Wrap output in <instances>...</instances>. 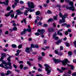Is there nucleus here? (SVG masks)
Returning a JSON list of instances; mask_svg holds the SVG:
<instances>
[{
  "label": "nucleus",
  "mask_w": 76,
  "mask_h": 76,
  "mask_svg": "<svg viewBox=\"0 0 76 76\" xmlns=\"http://www.w3.org/2000/svg\"><path fill=\"white\" fill-rule=\"evenodd\" d=\"M56 35H57V34L56 33H55L53 35V38H55V39L56 40H58L59 39V38L58 37H56Z\"/></svg>",
  "instance_id": "obj_12"
},
{
  "label": "nucleus",
  "mask_w": 76,
  "mask_h": 76,
  "mask_svg": "<svg viewBox=\"0 0 76 76\" xmlns=\"http://www.w3.org/2000/svg\"><path fill=\"white\" fill-rule=\"evenodd\" d=\"M65 44L66 45V47H69V45H70L69 44V43H68L67 42H65Z\"/></svg>",
  "instance_id": "obj_29"
},
{
  "label": "nucleus",
  "mask_w": 76,
  "mask_h": 76,
  "mask_svg": "<svg viewBox=\"0 0 76 76\" xmlns=\"http://www.w3.org/2000/svg\"><path fill=\"white\" fill-rule=\"evenodd\" d=\"M13 31H17V29H18V28H17L15 27H14L13 28Z\"/></svg>",
  "instance_id": "obj_38"
},
{
  "label": "nucleus",
  "mask_w": 76,
  "mask_h": 76,
  "mask_svg": "<svg viewBox=\"0 0 76 76\" xmlns=\"http://www.w3.org/2000/svg\"><path fill=\"white\" fill-rule=\"evenodd\" d=\"M58 17V15H56V16H53V19L54 20H57V17Z\"/></svg>",
  "instance_id": "obj_24"
},
{
  "label": "nucleus",
  "mask_w": 76,
  "mask_h": 76,
  "mask_svg": "<svg viewBox=\"0 0 76 76\" xmlns=\"http://www.w3.org/2000/svg\"><path fill=\"white\" fill-rule=\"evenodd\" d=\"M5 34H9V31H6L5 32Z\"/></svg>",
  "instance_id": "obj_53"
},
{
  "label": "nucleus",
  "mask_w": 76,
  "mask_h": 76,
  "mask_svg": "<svg viewBox=\"0 0 76 76\" xmlns=\"http://www.w3.org/2000/svg\"><path fill=\"white\" fill-rule=\"evenodd\" d=\"M27 4L28 5V7L30 8V9H34V5L33 2H31L30 3L29 2H28Z\"/></svg>",
  "instance_id": "obj_7"
},
{
  "label": "nucleus",
  "mask_w": 76,
  "mask_h": 76,
  "mask_svg": "<svg viewBox=\"0 0 76 76\" xmlns=\"http://www.w3.org/2000/svg\"><path fill=\"white\" fill-rule=\"evenodd\" d=\"M68 31L69 32H72V30H71V29H68Z\"/></svg>",
  "instance_id": "obj_50"
},
{
  "label": "nucleus",
  "mask_w": 76,
  "mask_h": 76,
  "mask_svg": "<svg viewBox=\"0 0 76 76\" xmlns=\"http://www.w3.org/2000/svg\"><path fill=\"white\" fill-rule=\"evenodd\" d=\"M9 3V0H6L5 2H4V4L6 6L8 5Z\"/></svg>",
  "instance_id": "obj_19"
},
{
  "label": "nucleus",
  "mask_w": 76,
  "mask_h": 76,
  "mask_svg": "<svg viewBox=\"0 0 76 76\" xmlns=\"http://www.w3.org/2000/svg\"><path fill=\"white\" fill-rule=\"evenodd\" d=\"M39 48V46L38 45H35V48Z\"/></svg>",
  "instance_id": "obj_52"
},
{
  "label": "nucleus",
  "mask_w": 76,
  "mask_h": 76,
  "mask_svg": "<svg viewBox=\"0 0 76 76\" xmlns=\"http://www.w3.org/2000/svg\"><path fill=\"white\" fill-rule=\"evenodd\" d=\"M73 63H76V59H74L73 60Z\"/></svg>",
  "instance_id": "obj_64"
},
{
  "label": "nucleus",
  "mask_w": 76,
  "mask_h": 76,
  "mask_svg": "<svg viewBox=\"0 0 76 76\" xmlns=\"http://www.w3.org/2000/svg\"><path fill=\"white\" fill-rule=\"evenodd\" d=\"M69 4L70 5H73V2L72 1H70L69 2Z\"/></svg>",
  "instance_id": "obj_37"
},
{
  "label": "nucleus",
  "mask_w": 76,
  "mask_h": 76,
  "mask_svg": "<svg viewBox=\"0 0 76 76\" xmlns=\"http://www.w3.org/2000/svg\"><path fill=\"white\" fill-rule=\"evenodd\" d=\"M66 25H67V23H64V24H62V25H61V26H66Z\"/></svg>",
  "instance_id": "obj_48"
},
{
  "label": "nucleus",
  "mask_w": 76,
  "mask_h": 76,
  "mask_svg": "<svg viewBox=\"0 0 76 76\" xmlns=\"http://www.w3.org/2000/svg\"><path fill=\"white\" fill-rule=\"evenodd\" d=\"M6 75V74L4 73H1V76H4Z\"/></svg>",
  "instance_id": "obj_62"
},
{
  "label": "nucleus",
  "mask_w": 76,
  "mask_h": 76,
  "mask_svg": "<svg viewBox=\"0 0 76 76\" xmlns=\"http://www.w3.org/2000/svg\"><path fill=\"white\" fill-rule=\"evenodd\" d=\"M19 0H15V3H19Z\"/></svg>",
  "instance_id": "obj_46"
},
{
  "label": "nucleus",
  "mask_w": 76,
  "mask_h": 76,
  "mask_svg": "<svg viewBox=\"0 0 76 76\" xmlns=\"http://www.w3.org/2000/svg\"><path fill=\"white\" fill-rule=\"evenodd\" d=\"M32 48H35V45H34L33 44H31V47L30 48V49H31V50H32Z\"/></svg>",
  "instance_id": "obj_20"
},
{
  "label": "nucleus",
  "mask_w": 76,
  "mask_h": 76,
  "mask_svg": "<svg viewBox=\"0 0 76 76\" xmlns=\"http://www.w3.org/2000/svg\"><path fill=\"white\" fill-rule=\"evenodd\" d=\"M40 14V12L39 11H37L36 12V15L37 16H38V15H39Z\"/></svg>",
  "instance_id": "obj_22"
},
{
  "label": "nucleus",
  "mask_w": 76,
  "mask_h": 76,
  "mask_svg": "<svg viewBox=\"0 0 76 76\" xmlns=\"http://www.w3.org/2000/svg\"><path fill=\"white\" fill-rule=\"evenodd\" d=\"M20 4H23V1H20Z\"/></svg>",
  "instance_id": "obj_57"
},
{
  "label": "nucleus",
  "mask_w": 76,
  "mask_h": 76,
  "mask_svg": "<svg viewBox=\"0 0 76 76\" xmlns=\"http://www.w3.org/2000/svg\"><path fill=\"white\" fill-rule=\"evenodd\" d=\"M55 53L56 54H58V51L56 50H55Z\"/></svg>",
  "instance_id": "obj_41"
},
{
  "label": "nucleus",
  "mask_w": 76,
  "mask_h": 76,
  "mask_svg": "<svg viewBox=\"0 0 76 76\" xmlns=\"http://www.w3.org/2000/svg\"><path fill=\"white\" fill-rule=\"evenodd\" d=\"M35 23L36 24H37L38 23V21L37 20H35Z\"/></svg>",
  "instance_id": "obj_61"
},
{
  "label": "nucleus",
  "mask_w": 76,
  "mask_h": 76,
  "mask_svg": "<svg viewBox=\"0 0 76 76\" xmlns=\"http://www.w3.org/2000/svg\"><path fill=\"white\" fill-rule=\"evenodd\" d=\"M26 8L28 10H26L25 11V13H28V12H29V11L30 12H34V11H35L34 10H32L30 8Z\"/></svg>",
  "instance_id": "obj_11"
},
{
  "label": "nucleus",
  "mask_w": 76,
  "mask_h": 76,
  "mask_svg": "<svg viewBox=\"0 0 76 76\" xmlns=\"http://www.w3.org/2000/svg\"><path fill=\"white\" fill-rule=\"evenodd\" d=\"M6 57V55L5 53H3L1 55V60L2 61V64H0V67H4L3 64H4L5 66H7L8 65V64L6 62V61H4V60H3V57Z\"/></svg>",
  "instance_id": "obj_1"
},
{
  "label": "nucleus",
  "mask_w": 76,
  "mask_h": 76,
  "mask_svg": "<svg viewBox=\"0 0 76 76\" xmlns=\"http://www.w3.org/2000/svg\"><path fill=\"white\" fill-rule=\"evenodd\" d=\"M32 50L29 48L27 47L25 50V51L27 53H29L30 51H32Z\"/></svg>",
  "instance_id": "obj_9"
},
{
  "label": "nucleus",
  "mask_w": 76,
  "mask_h": 76,
  "mask_svg": "<svg viewBox=\"0 0 76 76\" xmlns=\"http://www.w3.org/2000/svg\"><path fill=\"white\" fill-rule=\"evenodd\" d=\"M67 9H69V10H72V11H75V7H73V6H72L71 7H66Z\"/></svg>",
  "instance_id": "obj_10"
},
{
  "label": "nucleus",
  "mask_w": 76,
  "mask_h": 76,
  "mask_svg": "<svg viewBox=\"0 0 76 76\" xmlns=\"http://www.w3.org/2000/svg\"><path fill=\"white\" fill-rule=\"evenodd\" d=\"M47 13H48V14H51L52 13L51 11L50 10H48L47 11Z\"/></svg>",
  "instance_id": "obj_32"
},
{
  "label": "nucleus",
  "mask_w": 76,
  "mask_h": 76,
  "mask_svg": "<svg viewBox=\"0 0 76 76\" xmlns=\"http://www.w3.org/2000/svg\"><path fill=\"white\" fill-rule=\"evenodd\" d=\"M68 54L69 56H71L72 54V53L71 52H68Z\"/></svg>",
  "instance_id": "obj_36"
},
{
  "label": "nucleus",
  "mask_w": 76,
  "mask_h": 76,
  "mask_svg": "<svg viewBox=\"0 0 76 76\" xmlns=\"http://www.w3.org/2000/svg\"><path fill=\"white\" fill-rule=\"evenodd\" d=\"M8 64L9 66H10L12 65V64L10 62H8Z\"/></svg>",
  "instance_id": "obj_56"
},
{
  "label": "nucleus",
  "mask_w": 76,
  "mask_h": 76,
  "mask_svg": "<svg viewBox=\"0 0 76 76\" xmlns=\"http://www.w3.org/2000/svg\"><path fill=\"white\" fill-rule=\"evenodd\" d=\"M38 60H39V61L41 60H42V57L39 56L38 57Z\"/></svg>",
  "instance_id": "obj_26"
},
{
  "label": "nucleus",
  "mask_w": 76,
  "mask_h": 76,
  "mask_svg": "<svg viewBox=\"0 0 76 76\" xmlns=\"http://www.w3.org/2000/svg\"><path fill=\"white\" fill-rule=\"evenodd\" d=\"M67 65L68 67H71V68L72 70H73V69H75V67L74 66H73V65H69L68 64H67Z\"/></svg>",
  "instance_id": "obj_16"
},
{
  "label": "nucleus",
  "mask_w": 76,
  "mask_h": 76,
  "mask_svg": "<svg viewBox=\"0 0 76 76\" xmlns=\"http://www.w3.org/2000/svg\"><path fill=\"white\" fill-rule=\"evenodd\" d=\"M72 75L73 76H76V73L74 72V73H73L72 74Z\"/></svg>",
  "instance_id": "obj_49"
},
{
  "label": "nucleus",
  "mask_w": 76,
  "mask_h": 76,
  "mask_svg": "<svg viewBox=\"0 0 76 76\" xmlns=\"http://www.w3.org/2000/svg\"><path fill=\"white\" fill-rule=\"evenodd\" d=\"M10 16H11V18H14V14H10Z\"/></svg>",
  "instance_id": "obj_34"
},
{
  "label": "nucleus",
  "mask_w": 76,
  "mask_h": 76,
  "mask_svg": "<svg viewBox=\"0 0 76 76\" xmlns=\"http://www.w3.org/2000/svg\"><path fill=\"white\" fill-rule=\"evenodd\" d=\"M48 21L49 22H52V21H53V18H50L49 20H48Z\"/></svg>",
  "instance_id": "obj_25"
},
{
  "label": "nucleus",
  "mask_w": 76,
  "mask_h": 76,
  "mask_svg": "<svg viewBox=\"0 0 76 76\" xmlns=\"http://www.w3.org/2000/svg\"><path fill=\"white\" fill-rule=\"evenodd\" d=\"M41 54L42 56H45V53H44V52H42Z\"/></svg>",
  "instance_id": "obj_40"
},
{
  "label": "nucleus",
  "mask_w": 76,
  "mask_h": 76,
  "mask_svg": "<svg viewBox=\"0 0 76 76\" xmlns=\"http://www.w3.org/2000/svg\"><path fill=\"white\" fill-rule=\"evenodd\" d=\"M71 73H72V72L71 71V70H70L68 71V74L71 75Z\"/></svg>",
  "instance_id": "obj_55"
},
{
  "label": "nucleus",
  "mask_w": 76,
  "mask_h": 76,
  "mask_svg": "<svg viewBox=\"0 0 76 76\" xmlns=\"http://www.w3.org/2000/svg\"><path fill=\"white\" fill-rule=\"evenodd\" d=\"M27 64H28V65L30 66H32V64H31V63L30 62H29V61H28L27 62Z\"/></svg>",
  "instance_id": "obj_33"
},
{
  "label": "nucleus",
  "mask_w": 76,
  "mask_h": 76,
  "mask_svg": "<svg viewBox=\"0 0 76 76\" xmlns=\"http://www.w3.org/2000/svg\"><path fill=\"white\" fill-rule=\"evenodd\" d=\"M60 49L61 50H62L63 49V47L62 46H61L60 47Z\"/></svg>",
  "instance_id": "obj_58"
},
{
  "label": "nucleus",
  "mask_w": 76,
  "mask_h": 76,
  "mask_svg": "<svg viewBox=\"0 0 76 76\" xmlns=\"http://www.w3.org/2000/svg\"><path fill=\"white\" fill-rule=\"evenodd\" d=\"M26 32V29H23V31L20 33V35H23V34H25Z\"/></svg>",
  "instance_id": "obj_15"
},
{
  "label": "nucleus",
  "mask_w": 76,
  "mask_h": 76,
  "mask_svg": "<svg viewBox=\"0 0 76 76\" xmlns=\"http://www.w3.org/2000/svg\"><path fill=\"white\" fill-rule=\"evenodd\" d=\"M10 9H11V7L9 6H8L7 8V10L9 11L10 10Z\"/></svg>",
  "instance_id": "obj_23"
},
{
  "label": "nucleus",
  "mask_w": 76,
  "mask_h": 76,
  "mask_svg": "<svg viewBox=\"0 0 76 76\" xmlns=\"http://www.w3.org/2000/svg\"><path fill=\"white\" fill-rule=\"evenodd\" d=\"M12 73V72L10 71V70H8L7 72V73L5 74V75L6 76H8L9 74H11Z\"/></svg>",
  "instance_id": "obj_18"
},
{
  "label": "nucleus",
  "mask_w": 76,
  "mask_h": 76,
  "mask_svg": "<svg viewBox=\"0 0 76 76\" xmlns=\"http://www.w3.org/2000/svg\"><path fill=\"white\" fill-rule=\"evenodd\" d=\"M23 10V8H20V10H16V14L17 15H22V14H23V12L20 11H22V10Z\"/></svg>",
  "instance_id": "obj_6"
},
{
  "label": "nucleus",
  "mask_w": 76,
  "mask_h": 76,
  "mask_svg": "<svg viewBox=\"0 0 76 76\" xmlns=\"http://www.w3.org/2000/svg\"><path fill=\"white\" fill-rule=\"evenodd\" d=\"M11 23H12V25L13 26H14V27H16V24L15 23V21L12 20L11 21Z\"/></svg>",
  "instance_id": "obj_17"
},
{
  "label": "nucleus",
  "mask_w": 76,
  "mask_h": 76,
  "mask_svg": "<svg viewBox=\"0 0 76 76\" xmlns=\"http://www.w3.org/2000/svg\"><path fill=\"white\" fill-rule=\"evenodd\" d=\"M23 65L21 64L20 66V69H22L23 68Z\"/></svg>",
  "instance_id": "obj_42"
},
{
  "label": "nucleus",
  "mask_w": 76,
  "mask_h": 76,
  "mask_svg": "<svg viewBox=\"0 0 76 76\" xmlns=\"http://www.w3.org/2000/svg\"><path fill=\"white\" fill-rule=\"evenodd\" d=\"M18 3H15L14 4V5L15 6V7H16L17 6L18 4H17Z\"/></svg>",
  "instance_id": "obj_63"
},
{
  "label": "nucleus",
  "mask_w": 76,
  "mask_h": 76,
  "mask_svg": "<svg viewBox=\"0 0 76 76\" xmlns=\"http://www.w3.org/2000/svg\"><path fill=\"white\" fill-rule=\"evenodd\" d=\"M48 31L49 32H53L54 31V28H48Z\"/></svg>",
  "instance_id": "obj_13"
},
{
  "label": "nucleus",
  "mask_w": 76,
  "mask_h": 76,
  "mask_svg": "<svg viewBox=\"0 0 76 76\" xmlns=\"http://www.w3.org/2000/svg\"><path fill=\"white\" fill-rule=\"evenodd\" d=\"M13 10H11L10 11V12H8V13L7 14H5V16L6 17H8V16H10V15H11L12 13H13Z\"/></svg>",
  "instance_id": "obj_14"
},
{
  "label": "nucleus",
  "mask_w": 76,
  "mask_h": 76,
  "mask_svg": "<svg viewBox=\"0 0 76 76\" xmlns=\"http://www.w3.org/2000/svg\"><path fill=\"white\" fill-rule=\"evenodd\" d=\"M11 57H9L7 59V60L9 61V62H10L11 61H10V58H11Z\"/></svg>",
  "instance_id": "obj_31"
},
{
  "label": "nucleus",
  "mask_w": 76,
  "mask_h": 76,
  "mask_svg": "<svg viewBox=\"0 0 76 76\" xmlns=\"http://www.w3.org/2000/svg\"><path fill=\"white\" fill-rule=\"evenodd\" d=\"M59 16L60 18H62V20H59V22L60 23H64L66 21H65V19L66 18V17L67 16V14H65L64 16H62V14L61 13H59Z\"/></svg>",
  "instance_id": "obj_3"
},
{
  "label": "nucleus",
  "mask_w": 76,
  "mask_h": 76,
  "mask_svg": "<svg viewBox=\"0 0 76 76\" xmlns=\"http://www.w3.org/2000/svg\"><path fill=\"white\" fill-rule=\"evenodd\" d=\"M53 60L55 63H58L60 62H61L63 65H64V66L66 64H67V62L68 63H70V61H68V60L67 59H64V61H61L60 60H58L56 58L53 59Z\"/></svg>",
  "instance_id": "obj_2"
},
{
  "label": "nucleus",
  "mask_w": 76,
  "mask_h": 76,
  "mask_svg": "<svg viewBox=\"0 0 76 76\" xmlns=\"http://www.w3.org/2000/svg\"><path fill=\"white\" fill-rule=\"evenodd\" d=\"M48 26V25L46 24H45L44 25V27H47Z\"/></svg>",
  "instance_id": "obj_45"
},
{
  "label": "nucleus",
  "mask_w": 76,
  "mask_h": 76,
  "mask_svg": "<svg viewBox=\"0 0 76 76\" xmlns=\"http://www.w3.org/2000/svg\"><path fill=\"white\" fill-rule=\"evenodd\" d=\"M12 47L13 48H16V47H17V46H16V45L15 44L12 45Z\"/></svg>",
  "instance_id": "obj_27"
},
{
  "label": "nucleus",
  "mask_w": 76,
  "mask_h": 76,
  "mask_svg": "<svg viewBox=\"0 0 76 76\" xmlns=\"http://www.w3.org/2000/svg\"><path fill=\"white\" fill-rule=\"evenodd\" d=\"M45 31L44 29L40 30L39 29L37 31V32L35 33V35H40L42 33H45Z\"/></svg>",
  "instance_id": "obj_5"
},
{
  "label": "nucleus",
  "mask_w": 76,
  "mask_h": 76,
  "mask_svg": "<svg viewBox=\"0 0 76 76\" xmlns=\"http://www.w3.org/2000/svg\"><path fill=\"white\" fill-rule=\"evenodd\" d=\"M37 20H39V16H37Z\"/></svg>",
  "instance_id": "obj_60"
},
{
  "label": "nucleus",
  "mask_w": 76,
  "mask_h": 76,
  "mask_svg": "<svg viewBox=\"0 0 76 76\" xmlns=\"http://www.w3.org/2000/svg\"><path fill=\"white\" fill-rule=\"evenodd\" d=\"M42 23H41V22L39 21V22L38 23V25H42Z\"/></svg>",
  "instance_id": "obj_44"
},
{
  "label": "nucleus",
  "mask_w": 76,
  "mask_h": 76,
  "mask_svg": "<svg viewBox=\"0 0 76 76\" xmlns=\"http://www.w3.org/2000/svg\"><path fill=\"white\" fill-rule=\"evenodd\" d=\"M66 69H67V68L63 67H61V69L58 68L57 69V70L59 71L60 73H62V72H63L65 71Z\"/></svg>",
  "instance_id": "obj_8"
},
{
  "label": "nucleus",
  "mask_w": 76,
  "mask_h": 76,
  "mask_svg": "<svg viewBox=\"0 0 76 76\" xmlns=\"http://www.w3.org/2000/svg\"><path fill=\"white\" fill-rule=\"evenodd\" d=\"M45 67V69L46 71H47V75H50V72H51V70L52 69L47 64H45L44 65Z\"/></svg>",
  "instance_id": "obj_4"
},
{
  "label": "nucleus",
  "mask_w": 76,
  "mask_h": 76,
  "mask_svg": "<svg viewBox=\"0 0 76 76\" xmlns=\"http://www.w3.org/2000/svg\"><path fill=\"white\" fill-rule=\"evenodd\" d=\"M21 52V50H17V53H18V54L19 53H20Z\"/></svg>",
  "instance_id": "obj_39"
},
{
  "label": "nucleus",
  "mask_w": 76,
  "mask_h": 76,
  "mask_svg": "<svg viewBox=\"0 0 76 76\" xmlns=\"http://www.w3.org/2000/svg\"><path fill=\"white\" fill-rule=\"evenodd\" d=\"M26 31H27V32H31V28H29V29L27 28L26 29Z\"/></svg>",
  "instance_id": "obj_28"
},
{
  "label": "nucleus",
  "mask_w": 76,
  "mask_h": 76,
  "mask_svg": "<svg viewBox=\"0 0 76 76\" xmlns=\"http://www.w3.org/2000/svg\"><path fill=\"white\" fill-rule=\"evenodd\" d=\"M61 40H59L56 43V44H60V43H61Z\"/></svg>",
  "instance_id": "obj_35"
},
{
  "label": "nucleus",
  "mask_w": 76,
  "mask_h": 76,
  "mask_svg": "<svg viewBox=\"0 0 76 76\" xmlns=\"http://www.w3.org/2000/svg\"><path fill=\"white\" fill-rule=\"evenodd\" d=\"M39 66L40 68H42V65H41L40 64H39Z\"/></svg>",
  "instance_id": "obj_54"
},
{
  "label": "nucleus",
  "mask_w": 76,
  "mask_h": 76,
  "mask_svg": "<svg viewBox=\"0 0 76 76\" xmlns=\"http://www.w3.org/2000/svg\"><path fill=\"white\" fill-rule=\"evenodd\" d=\"M18 15H17V14L14 17L15 19H17V18H18Z\"/></svg>",
  "instance_id": "obj_59"
},
{
  "label": "nucleus",
  "mask_w": 76,
  "mask_h": 76,
  "mask_svg": "<svg viewBox=\"0 0 76 76\" xmlns=\"http://www.w3.org/2000/svg\"><path fill=\"white\" fill-rule=\"evenodd\" d=\"M22 47V45H18V48L20 49Z\"/></svg>",
  "instance_id": "obj_30"
},
{
  "label": "nucleus",
  "mask_w": 76,
  "mask_h": 76,
  "mask_svg": "<svg viewBox=\"0 0 76 76\" xmlns=\"http://www.w3.org/2000/svg\"><path fill=\"white\" fill-rule=\"evenodd\" d=\"M19 64H20V63L22 64L23 63V61H20L19 62Z\"/></svg>",
  "instance_id": "obj_47"
},
{
  "label": "nucleus",
  "mask_w": 76,
  "mask_h": 76,
  "mask_svg": "<svg viewBox=\"0 0 76 76\" xmlns=\"http://www.w3.org/2000/svg\"><path fill=\"white\" fill-rule=\"evenodd\" d=\"M23 22L25 23V24H26V19H23Z\"/></svg>",
  "instance_id": "obj_43"
},
{
  "label": "nucleus",
  "mask_w": 76,
  "mask_h": 76,
  "mask_svg": "<svg viewBox=\"0 0 76 76\" xmlns=\"http://www.w3.org/2000/svg\"><path fill=\"white\" fill-rule=\"evenodd\" d=\"M57 34L58 35H60V36H62L63 35V34L61 33H60V31H58Z\"/></svg>",
  "instance_id": "obj_21"
},
{
  "label": "nucleus",
  "mask_w": 76,
  "mask_h": 76,
  "mask_svg": "<svg viewBox=\"0 0 76 76\" xmlns=\"http://www.w3.org/2000/svg\"><path fill=\"white\" fill-rule=\"evenodd\" d=\"M68 34V31H66L65 33V35H67Z\"/></svg>",
  "instance_id": "obj_51"
}]
</instances>
